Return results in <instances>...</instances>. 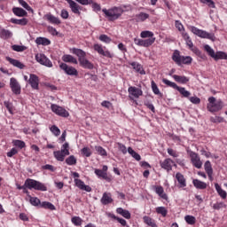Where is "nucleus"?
I'll return each mask as SVG.
<instances>
[{
	"label": "nucleus",
	"mask_w": 227,
	"mask_h": 227,
	"mask_svg": "<svg viewBox=\"0 0 227 227\" xmlns=\"http://www.w3.org/2000/svg\"><path fill=\"white\" fill-rule=\"evenodd\" d=\"M143 222L145 224H146V226L159 227V225H157V222L155 221V219H153L148 215L143 216Z\"/></svg>",
	"instance_id": "nucleus-26"
},
{
	"label": "nucleus",
	"mask_w": 227,
	"mask_h": 227,
	"mask_svg": "<svg viewBox=\"0 0 227 227\" xmlns=\"http://www.w3.org/2000/svg\"><path fill=\"white\" fill-rule=\"evenodd\" d=\"M160 166L162 169H165V171L169 173V171L173 170V166H176V164H175V161L171 160V158H167L164 160L160 161Z\"/></svg>",
	"instance_id": "nucleus-15"
},
{
	"label": "nucleus",
	"mask_w": 227,
	"mask_h": 227,
	"mask_svg": "<svg viewBox=\"0 0 227 227\" xmlns=\"http://www.w3.org/2000/svg\"><path fill=\"white\" fill-rule=\"evenodd\" d=\"M74 184L78 189H81V191H86V192H91V186L86 185L84 184V181L81 179H74Z\"/></svg>",
	"instance_id": "nucleus-24"
},
{
	"label": "nucleus",
	"mask_w": 227,
	"mask_h": 227,
	"mask_svg": "<svg viewBox=\"0 0 227 227\" xmlns=\"http://www.w3.org/2000/svg\"><path fill=\"white\" fill-rule=\"evenodd\" d=\"M192 184L196 189H207V183L200 181V179H193Z\"/></svg>",
	"instance_id": "nucleus-35"
},
{
	"label": "nucleus",
	"mask_w": 227,
	"mask_h": 227,
	"mask_svg": "<svg viewBox=\"0 0 227 227\" xmlns=\"http://www.w3.org/2000/svg\"><path fill=\"white\" fill-rule=\"evenodd\" d=\"M53 155L57 160L59 162H63L65 160V157L68 154H66L65 152L60 151H55L53 152Z\"/></svg>",
	"instance_id": "nucleus-34"
},
{
	"label": "nucleus",
	"mask_w": 227,
	"mask_h": 227,
	"mask_svg": "<svg viewBox=\"0 0 227 227\" xmlns=\"http://www.w3.org/2000/svg\"><path fill=\"white\" fill-rule=\"evenodd\" d=\"M129 65L137 74H140L141 75H145V74H146V72H145V69L143 68V66L138 62H131L129 63Z\"/></svg>",
	"instance_id": "nucleus-25"
},
{
	"label": "nucleus",
	"mask_w": 227,
	"mask_h": 227,
	"mask_svg": "<svg viewBox=\"0 0 227 227\" xmlns=\"http://www.w3.org/2000/svg\"><path fill=\"white\" fill-rule=\"evenodd\" d=\"M27 189H29L30 191L35 189V191L45 192L47 191V186L45 185V184L40 181H36L32 178H27L26 179L24 183V188H22L21 191H23L24 194H27V196H29V191H27Z\"/></svg>",
	"instance_id": "nucleus-2"
},
{
	"label": "nucleus",
	"mask_w": 227,
	"mask_h": 227,
	"mask_svg": "<svg viewBox=\"0 0 227 227\" xmlns=\"http://www.w3.org/2000/svg\"><path fill=\"white\" fill-rule=\"evenodd\" d=\"M99 40H100V42H103L104 43H111V42H113L111 37H109L107 35H104V34L99 35Z\"/></svg>",
	"instance_id": "nucleus-51"
},
{
	"label": "nucleus",
	"mask_w": 227,
	"mask_h": 227,
	"mask_svg": "<svg viewBox=\"0 0 227 227\" xmlns=\"http://www.w3.org/2000/svg\"><path fill=\"white\" fill-rule=\"evenodd\" d=\"M204 50L206 51V52H207L208 56H210L211 58H213V59H215V61H219V59H227L226 52H223V51L215 52L214 49H212L208 44H206L204 46Z\"/></svg>",
	"instance_id": "nucleus-8"
},
{
	"label": "nucleus",
	"mask_w": 227,
	"mask_h": 227,
	"mask_svg": "<svg viewBox=\"0 0 227 227\" xmlns=\"http://www.w3.org/2000/svg\"><path fill=\"white\" fill-rule=\"evenodd\" d=\"M162 82L163 84H166V86H168L169 88H173L174 90H177V91H179V93L184 97V98H189L191 97V93L185 90V88L184 87H180V86H177L176 83L166 79V78H163L162 79Z\"/></svg>",
	"instance_id": "nucleus-7"
},
{
	"label": "nucleus",
	"mask_w": 227,
	"mask_h": 227,
	"mask_svg": "<svg viewBox=\"0 0 227 227\" xmlns=\"http://www.w3.org/2000/svg\"><path fill=\"white\" fill-rule=\"evenodd\" d=\"M102 12L110 22H114V20H118L123 15L125 11L121 7L114 6L108 10L103 9Z\"/></svg>",
	"instance_id": "nucleus-4"
},
{
	"label": "nucleus",
	"mask_w": 227,
	"mask_h": 227,
	"mask_svg": "<svg viewBox=\"0 0 227 227\" xmlns=\"http://www.w3.org/2000/svg\"><path fill=\"white\" fill-rule=\"evenodd\" d=\"M10 88L14 95H20L22 87H20V83H19V81H17L13 77L10 79Z\"/></svg>",
	"instance_id": "nucleus-18"
},
{
	"label": "nucleus",
	"mask_w": 227,
	"mask_h": 227,
	"mask_svg": "<svg viewBox=\"0 0 227 227\" xmlns=\"http://www.w3.org/2000/svg\"><path fill=\"white\" fill-rule=\"evenodd\" d=\"M202 4H207L208 8H215V2L213 0H200Z\"/></svg>",
	"instance_id": "nucleus-54"
},
{
	"label": "nucleus",
	"mask_w": 227,
	"mask_h": 227,
	"mask_svg": "<svg viewBox=\"0 0 227 227\" xmlns=\"http://www.w3.org/2000/svg\"><path fill=\"white\" fill-rule=\"evenodd\" d=\"M72 52L77 56L80 67H82V68H87L88 70H93V63L86 59V51H82V49L73 48Z\"/></svg>",
	"instance_id": "nucleus-3"
},
{
	"label": "nucleus",
	"mask_w": 227,
	"mask_h": 227,
	"mask_svg": "<svg viewBox=\"0 0 227 227\" xmlns=\"http://www.w3.org/2000/svg\"><path fill=\"white\" fill-rule=\"evenodd\" d=\"M35 59L37 63H40V65H43L44 67H48L49 68H51L52 67V62L44 54H36Z\"/></svg>",
	"instance_id": "nucleus-16"
},
{
	"label": "nucleus",
	"mask_w": 227,
	"mask_h": 227,
	"mask_svg": "<svg viewBox=\"0 0 227 227\" xmlns=\"http://www.w3.org/2000/svg\"><path fill=\"white\" fill-rule=\"evenodd\" d=\"M190 31H192L193 35H196V36H199L200 38H207V40H212V42L215 40V35H214V34L201 30L194 26L190 27Z\"/></svg>",
	"instance_id": "nucleus-10"
},
{
	"label": "nucleus",
	"mask_w": 227,
	"mask_h": 227,
	"mask_svg": "<svg viewBox=\"0 0 227 227\" xmlns=\"http://www.w3.org/2000/svg\"><path fill=\"white\" fill-rule=\"evenodd\" d=\"M12 13H14L16 17H27V12L20 7H13Z\"/></svg>",
	"instance_id": "nucleus-28"
},
{
	"label": "nucleus",
	"mask_w": 227,
	"mask_h": 227,
	"mask_svg": "<svg viewBox=\"0 0 227 227\" xmlns=\"http://www.w3.org/2000/svg\"><path fill=\"white\" fill-rule=\"evenodd\" d=\"M19 4H20V6H22V8H25V10H27V12H33V8H31V6H29L28 4H27L26 1L24 0H18Z\"/></svg>",
	"instance_id": "nucleus-50"
},
{
	"label": "nucleus",
	"mask_w": 227,
	"mask_h": 227,
	"mask_svg": "<svg viewBox=\"0 0 227 227\" xmlns=\"http://www.w3.org/2000/svg\"><path fill=\"white\" fill-rule=\"evenodd\" d=\"M116 212L117 214H120V215H122L124 219H130L131 217L130 212L127 209H123L122 207H118Z\"/></svg>",
	"instance_id": "nucleus-36"
},
{
	"label": "nucleus",
	"mask_w": 227,
	"mask_h": 227,
	"mask_svg": "<svg viewBox=\"0 0 227 227\" xmlns=\"http://www.w3.org/2000/svg\"><path fill=\"white\" fill-rule=\"evenodd\" d=\"M214 210H221V208H226V204L224 202H216L213 205Z\"/></svg>",
	"instance_id": "nucleus-58"
},
{
	"label": "nucleus",
	"mask_w": 227,
	"mask_h": 227,
	"mask_svg": "<svg viewBox=\"0 0 227 227\" xmlns=\"http://www.w3.org/2000/svg\"><path fill=\"white\" fill-rule=\"evenodd\" d=\"M12 145L20 150H22V148H26V142L22 140H13Z\"/></svg>",
	"instance_id": "nucleus-46"
},
{
	"label": "nucleus",
	"mask_w": 227,
	"mask_h": 227,
	"mask_svg": "<svg viewBox=\"0 0 227 227\" xmlns=\"http://www.w3.org/2000/svg\"><path fill=\"white\" fill-rule=\"evenodd\" d=\"M172 77L176 81V82H179L180 84H187V82H189V78L187 76L174 74L172 75Z\"/></svg>",
	"instance_id": "nucleus-31"
},
{
	"label": "nucleus",
	"mask_w": 227,
	"mask_h": 227,
	"mask_svg": "<svg viewBox=\"0 0 227 227\" xmlns=\"http://www.w3.org/2000/svg\"><path fill=\"white\" fill-rule=\"evenodd\" d=\"M176 179L178 182L177 187L185 191V187H187V179H185V176L182 173L177 172L176 174Z\"/></svg>",
	"instance_id": "nucleus-19"
},
{
	"label": "nucleus",
	"mask_w": 227,
	"mask_h": 227,
	"mask_svg": "<svg viewBox=\"0 0 227 227\" xmlns=\"http://www.w3.org/2000/svg\"><path fill=\"white\" fill-rule=\"evenodd\" d=\"M153 189L154 192H156V194H158V196L161 198V200H165L166 201H168V194L164 192V187L160 185H153Z\"/></svg>",
	"instance_id": "nucleus-22"
},
{
	"label": "nucleus",
	"mask_w": 227,
	"mask_h": 227,
	"mask_svg": "<svg viewBox=\"0 0 227 227\" xmlns=\"http://www.w3.org/2000/svg\"><path fill=\"white\" fill-rule=\"evenodd\" d=\"M29 201L33 207H38V205H42V202L40 201V199L36 197H31V195H28Z\"/></svg>",
	"instance_id": "nucleus-45"
},
{
	"label": "nucleus",
	"mask_w": 227,
	"mask_h": 227,
	"mask_svg": "<svg viewBox=\"0 0 227 227\" xmlns=\"http://www.w3.org/2000/svg\"><path fill=\"white\" fill-rule=\"evenodd\" d=\"M36 45H51V40H49L47 37H37L35 39Z\"/></svg>",
	"instance_id": "nucleus-33"
},
{
	"label": "nucleus",
	"mask_w": 227,
	"mask_h": 227,
	"mask_svg": "<svg viewBox=\"0 0 227 227\" xmlns=\"http://www.w3.org/2000/svg\"><path fill=\"white\" fill-rule=\"evenodd\" d=\"M40 207L41 208H45L47 210H56V207L52 203L47 201L42 202Z\"/></svg>",
	"instance_id": "nucleus-39"
},
{
	"label": "nucleus",
	"mask_w": 227,
	"mask_h": 227,
	"mask_svg": "<svg viewBox=\"0 0 227 227\" xmlns=\"http://www.w3.org/2000/svg\"><path fill=\"white\" fill-rule=\"evenodd\" d=\"M66 164H67V166H75V164H77V158L74 155H70L66 159Z\"/></svg>",
	"instance_id": "nucleus-41"
},
{
	"label": "nucleus",
	"mask_w": 227,
	"mask_h": 227,
	"mask_svg": "<svg viewBox=\"0 0 227 227\" xmlns=\"http://www.w3.org/2000/svg\"><path fill=\"white\" fill-rule=\"evenodd\" d=\"M137 22H145L147 19H150V14L146 12H140L136 15Z\"/></svg>",
	"instance_id": "nucleus-38"
},
{
	"label": "nucleus",
	"mask_w": 227,
	"mask_h": 227,
	"mask_svg": "<svg viewBox=\"0 0 227 227\" xmlns=\"http://www.w3.org/2000/svg\"><path fill=\"white\" fill-rule=\"evenodd\" d=\"M151 86L154 95H160V90H159V87L157 86V83H155L154 81L151 82Z\"/></svg>",
	"instance_id": "nucleus-55"
},
{
	"label": "nucleus",
	"mask_w": 227,
	"mask_h": 227,
	"mask_svg": "<svg viewBox=\"0 0 227 227\" xmlns=\"http://www.w3.org/2000/svg\"><path fill=\"white\" fill-rule=\"evenodd\" d=\"M51 132H52V134L54 136H59V134H61V130L59 129V128H58V126L53 125L50 128Z\"/></svg>",
	"instance_id": "nucleus-57"
},
{
	"label": "nucleus",
	"mask_w": 227,
	"mask_h": 227,
	"mask_svg": "<svg viewBox=\"0 0 227 227\" xmlns=\"http://www.w3.org/2000/svg\"><path fill=\"white\" fill-rule=\"evenodd\" d=\"M128 93L129 100L133 102L134 105L137 106V98H139V97H143V90L135 86H130L128 88Z\"/></svg>",
	"instance_id": "nucleus-6"
},
{
	"label": "nucleus",
	"mask_w": 227,
	"mask_h": 227,
	"mask_svg": "<svg viewBox=\"0 0 227 227\" xmlns=\"http://www.w3.org/2000/svg\"><path fill=\"white\" fill-rule=\"evenodd\" d=\"M184 221L187 223V224H191L192 226L196 224V217H194L193 215H185Z\"/></svg>",
	"instance_id": "nucleus-44"
},
{
	"label": "nucleus",
	"mask_w": 227,
	"mask_h": 227,
	"mask_svg": "<svg viewBox=\"0 0 227 227\" xmlns=\"http://www.w3.org/2000/svg\"><path fill=\"white\" fill-rule=\"evenodd\" d=\"M67 3L69 4V8L73 13H75V15H81V10H82V7L79 5V4L74 0H67Z\"/></svg>",
	"instance_id": "nucleus-20"
},
{
	"label": "nucleus",
	"mask_w": 227,
	"mask_h": 227,
	"mask_svg": "<svg viewBox=\"0 0 227 227\" xmlns=\"http://www.w3.org/2000/svg\"><path fill=\"white\" fill-rule=\"evenodd\" d=\"M107 169H109V168L107 165H105L102 169L96 168L94 173L98 178H102V180H106V182H113V177L107 175Z\"/></svg>",
	"instance_id": "nucleus-11"
},
{
	"label": "nucleus",
	"mask_w": 227,
	"mask_h": 227,
	"mask_svg": "<svg viewBox=\"0 0 227 227\" xmlns=\"http://www.w3.org/2000/svg\"><path fill=\"white\" fill-rule=\"evenodd\" d=\"M185 43H186V45L189 47L190 51H192V52H195V54H198L200 52V50H198V48L194 47L192 39H188V41H185Z\"/></svg>",
	"instance_id": "nucleus-42"
},
{
	"label": "nucleus",
	"mask_w": 227,
	"mask_h": 227,
	"mask_svg": "<svg viewBox=\"0 0 227 227\" xmlns=\"http://www.w3.org/2000/svg\"><path fill=\"white\" fill-rule=\"evenodd\" d=\"M45 20L49 21L50 24H54L59 26L61 24V20L59 18L52 15L51 12L44 15Z\"/></svg>",
	"instance_id": "nucleus-23"
},
{
	"label": "nucleus",
	"mask_w": 227,
	"mask_h": 227,
	"mask_svg": "<svg viewBox=\"0 0 227 227\" xmlns=\"http://www.w3.org/2000/svg\"><path fill=\"white\" fill-rule=\"evenodd\" d=\"M215 189L217 194L220 196V198H222V200H226L227 192L221 187V185H219V184L217 183L215 184Z\"/></svg>",
	"instance_id": "nucleus-30"
},
{
	"label": "nucleus",
	"mask_w": 227,
	"mask_h": 227,
	"mask_svg": "<svg viewBox=\"0 0 227 227\" xmlns=\"http://www.w3.org/2000/svg\"><path fill=\"white\" fill-rule=\"evenodd\" d=\"M190 159L192 166L194 168H197V169H201L203 166V162L201 161V159L200 158V154H198L195 152H190Z\"/></svg>",
	"instance_id": "nucleus-14"
},
{
	"label": "nucleus",
	"mask_w": 227,
	"mask_h": 227,
	"mask_svg": "<svg viewBox=\"0 0 227 227\" xmlns=\"http://www.w3.org/2000/svg\"><path fill=\"white\" fill-rule=\"evenodd\" d=\"M28 84H30L32 90H38L40 78L36 74H31L28 79Z\"/></svg>",
	"instance_id": "nucleus-21"
},
{
	"label": "nucleus",
	"mask_w": 227,
	"mask_h": 227,
	"mask_svg": "<svg viewBox=\"0 0 227 227\" xmlns=\"http://www.w3.org/2000/svg\"><path fill=\"white\" fill-rule=\"evenodd\" d=\"M204 169L207 174L214 173V168H212V163H210V160H207L204 164Z\"/></svg>",
	"instance_id": "nucleus-48"
},
{
	"label": "nucleus",
	"mask_w": 227,
	"mask_h": 227,
	"mask_svg": "<svg viewBox=\"0 0 227 227\" xmlns=\"http://www.w3.org/2000/svg\"><path fill=\"white\" fill-rule=\"evenodd\" d=\"M59 68L61 70H64L65 74H67V75H75V76L79 75V72L77 71V69H75V67H69L66 63H60Z\"/></svg>",
	"instance_id": "nucleus-17"
},
{
	"label": "nucleus",
	"mask_w": 227,
	"mask_h": 227,
	"mask_svg": "<svg viewBox=\"0 0 227 227\" xmlns=\"http://www.w3.org/2000/svg\"><path fill=\"white\" fill-rule=\"evenodd\" d=\"M93 49L94 51H96V52L99 53L105 58H114V54L111 53V51H109L108 50H106V46H103L102 44L95 43Z\"/></svg>",
	"instance_id": "nucleus-13"
},
{
	"label": "nucleus",
	"mask_w": 227,
	"mask_h": 227,
	"mask_svg": "<svg viewBox=\"0 0 227 227\" xmlns=\"http://www.w3.org/2000/svg\"><path fill=\"white\" fill-rule=\"evenodd\" d=\"M114 200L111 195V193L104 192L103 196L101 198V203L102 205H109L110 203H113Z\"/></svg>",
	"instance_id": "nucleus-27"
},
{
	"label": "nucleus",
	"mask_w": 227,
	"mask_h": 227,
	"mask_svg": "<svg viewBox=\"0 0 227 227\" xmlns=\"http://www.w3.org/2000/svg\"><path fill=\"white\" fill-rule=\"evenodd\" d=\"M62 61H64V63H73L74 65H77L78 63L77 59L68 54L62 56Z\"/></svg>",
	"instance_id": "nucleus-32"
},
{
	"label": "nucleus",
	"mask_w": 227,
	"mask_h": 227,
	"mask_svg": "<svg viewBox=\"0 0 227 227\" xmlns=\"http://www.w3.org/2000/svg\"><path fill=\"white\" fill-rule=\"evenodd\" d=\"M71 222L73 223V224H74V226H81V224H82V219L79 216H74L71 219Z\"/></svg>",
	"instance_id": "nucleus-53"
},
{
	"label": "nucleus",
	"mask_w": 227,
	"mask_h": 227,
	"mask_svg": "<svg viewBox=\"0 0 227 227\" xmlns=\"http://www.w3.org/2000/svg\"><path fill=\"white\" fill-rule=\"evenodd\" d=\"M175 26L176 29H178V31H181L182 33L183 31H185V28L184 27V25L182 24V22H180V20H176Z\"/></svg>",
	"instance_id": "nucleus-61"
},
{
	"label": "nucleus",
	"mask_w": 227,
	"mask_h": 227,
	"mask_svg": "<svg viewBox=\"0 0 227 227\" xmlns=\"http://www.w3.org/2000/svg\"><path fill=\"white\" fill-rule=\"evenodd\" d=\"M11 22L12 24H17L18 26H27V22H29V20L26 18H23L21 20H17V19H11Z\"/></svg>",
	"instance_id": "nucleus-37"
},
{
	"label": "nucleus",
	"mask_w": 227,
	"mask_h": 227,
	"mask_svg": "<svg viewBox=\"0 0 227 227\" xmlns=\"http://www.w3.org/2000/svg\"><path fill=\"white\" fill-rule=\"evenodd\" d=\"M141 38H147V39H140V38H134L135 45H138V47H152L153 43H155V37L153 32L150 30H144L140 33Z\"/></svg>",
	"instance_id": "nucleus-1"
},
{
	"label": "nucleus",
	"mask_w": 227,
	"mask_h": 227,
	"mask_svg": "<svg viewBox=\"0 0 227 227\" xmlns=\"http://www.w3.org/2000/svg\"><path fill=\"white\" fill-rule=\"evenodd\" d=\"M6 61H9V63L11 65H12L13 67H16L17 68H20V70H22L24 68V64H22V62L17 60V59H12L10 57H6Z\"/></svg>",
	"instance_id": "nucleus-29"
},
{
	"label": "nucleus",
	"mask_w": 227,
	"mask_h": 227,
	"mask_svg": "<svg viewBox=\"0 0 227 227\" xmlns=\"http://www.w3.org/2000/svg\"><path fill=\"white\" fill-rule=\"evenodd\" d=\"M128 153H129V155H131V157H133V159L135 160H141V155H139V153H136V151H134V149H132V147H129L128 148Z\"/></svg>",
	"instance_id": "nucleus-40"
},
{
	"label": "nucleus",
	"mask_w": 227,
	"mask_h": 227,
	"mask_svg": "<svg viewBox=\"0 0 227 227\" xmlns=\"http://www.w3.org/2000/svg\"><path fill=\"white\" fill-rule=\"evenodd\" d=\"M12 51H15L16 52H24L26 51V46H20L14 44L12 46Z\"/></svg>",
	"instance_id": "nucleus-59"
},
{
	"label": "nucleus",
	"mask_w": 227,
	"mask_h": 227,
	"mask_svg": "<svg viewBox=\"0 0 227 227\" xmlns=\"http://www.w3.org/2000/svg\"><path fill=\"white\" fill-rule=\"evenodd\" d=\"M156 213L160 215H162V217H166L168 215V209H166L165 207H158L155 208Z\"/></svg>",
	"instance_id": "nucleus-43"
},
{
	"label": "nucleus",
	"mask_w": 227,
	"mask_h": 227,
	"mask_svg": "<svg viewBox=\"0 0 227 227\" xmlns=\"http://www.w3.org/2000/svg\"><path fill=\"white\" fill-rule=\"evenodd\" d=\"M0 35H1V38H5V39L12 38V32L4 28L0 30Z\"/></svg>",
	"instance_id": "nucleus-49"
},
{
	"label": "nucleus",
	"mask_w": 227,
	"mask_h": 227,
	"mask_svg": "<svg viewBox=\"0 0 227 227\" xmlns=\"http://www.w3.org/2000/svg\"><path fill=\"white\" fill-rule=\"evenodd\" d=\"M172 61L182 67V65H191L192 63V57L180 55V51L176 50L172 54Z\"/></svg>",
	"instance_id": "nucleus-5"
},
{
	"label": "nucleus",
	"mask_w": 227,
	"mask_h": 227,
	"mask_svg": "<svg viewBox=\"0 0 227 227\" xmlns=\"http://www.w3.org/2000/svg\"><path fill=\"white\" fill-rule=\"evenodd\" d=\"M60 151L64 152L66 155H70V145L68 144V142H66V143L62 145Z\"/></svg>",
	"instance_id": "nucleus-56"
},
{
	"label": "nucleus",
	"mask_w": 227,
	"mask_h": 227,
	"mask_svg": "<svg viewBox=\"0 0 227 227\" xmlns=\"http://www.w3.org/2000/svg\"><path fill=\"white\" fill-rule=\"evenodd\" d=\"M96 152H98V155H101V157H107V151L104 149V147L98 145L95 147Z\"/></svg>",
	"instance_id": "nucleus-47"
},
{
	"label": "nucleus",
	"mask_w": 227,
	"mask_h": 227,
	"mask_svg": "<svg viewBox=\"0 0 227 227\" xmlns=\"http://www.w3.org/2000/svg\"><path fill=\"white\" fill-rule=\"evenodd\" d=\"M167 152L168 155H170V157H174V159H176V157H178V152L175 151L172 148H168Z\"/></svg>",
	"instance_id": "nucleus-63"
},
{
	"label": "nucleus",
	"mask_w": 227,
	"mask_h": 227,
	"mask_svg": "<svg viewBox=\"0 0 227 227\" xmlns=\"http://www.w3.org/2000/svg\"><path fill=\"white\" fill-rule=\"evenodd\" d=\"M51 109L52 113L57 114V116H61V118H68V116H70V113H68V111H67V109H65L64 107L59 106L56 104H52L51 106Z\"/></svg>",
	"instance_id": "nucleus-12"
},
{
	"label": "nucleus",
	"mask_w": 227,
	"mask_h": 227,
	"mask_svg": "<svg viewBox=\"0 0 227 227\" xmlns=\"http://www.w3.org/2000/svg\"><path fill=\"white\" fill-rule=\"evenodd\" d=\"M117 146H118L120 152H121V153H123V155H125L127 153V146H125V145L119 142V143H117Z\"/></svg>",
	"instance_id": "nucleus-62"
},
{
	"label": "nucleus",
	"mask_w": 227,
	"mask_h": 227,
	"mask_svg": "<svg viewBox=\"0 0 227 227\" xmlns=\"http://www.w3.org/2000/svg\"><path fill=\"white\" fill-rule=\"evenodd\" d=\"M19 153V150L17 148L13 147L7 153V157L12 158L13 155H17Z\"/></svg>",
	"instance_id": "nucleus-64"
},
{
	"label": "nucleus",
	"mask_w": 227,
	"mask_h": 227,
	"mask_svg": "<svg viewBox=\"0 0 227 227\" xmlns=\"http://www.w3.org/2000/svg\"><path fill=\"white\" fill-rule=\"evenodd\" d=\"M208 104H207V111H209V113H218V111H221V109H223V101L222 100H215V98L214 97H210L208 98Z\"/></svg>",
	"instance_id": "nucleus-9"
},
{
	"label": "nucleus",
	"mask_w": 227,
	"mask_h": 227,
	"mask_svg": "<svg viewBox=\"0 0 227 227\" xmlns=\"http://www.w3.org/2000/svg\"><path fill=\"white\" fill-rule=\"evenodd\" d=\"M81 153L82 155H83L84 157H91V149H90V147H83L81 150Z\"/></svg>",
	"instance_id": "nucleus-52"
},
{
	"label": "nucleus",
	"mask_w": 227,
	"mask_h": 227,
	"mask_svg": "<svg viewBox=\"0 0 227 227\" xmlns=\"http://www.w3.org/2000/svg\"><path fill=\"white\" fill-rule=\"evenodd\" d=\"M4 105L5 106L6 109L9 111L11 114H13V105L9 101H4Z\"/></svg>",
	"instance_id": "nucleus-60"
}]
</instances>
